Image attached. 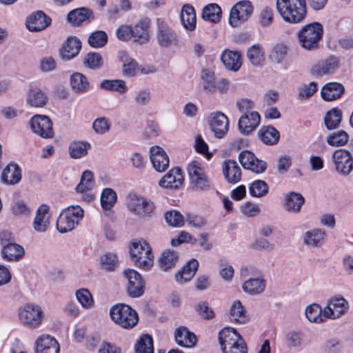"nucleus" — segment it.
Returning <instances> with one entry per match:
<instances>
[{"instance_id": "nucleus-34", "label": "nucleus", "mask_w": 353, "mask_h": 353, "mask_svg": "<svg viewBox=\"0 0 353 353\" xmlns=\"http://www.w3.org/2000/svg\"><path fill=\"white\" fill-rule=\"evenodd\" d=\"M325 237L326 233L324 230L314 228L305 232L303 243L307 246L318 248L324 243Z\"/></svg>"}, {"instance_id": "nucleus-40", "label": "nucleus", "mask_w": 353, "mask_h": 353, "mask_svg": "<svg viewBox=\"0 0 353 353\" xmlns=\"http://www.w3.org/2000/svg\"><path fill=\"white\" fill-rule=\"evenodd\" d=\"M119 57L123 63V75L127 77L135 76L138 70L137 62L124 51L119 52Z\"/></svg>"}, {"instance_id": "nucleus-44", "label": "nucleus", "mask_w": 353, "mask_h": 353, "mask_svg": "<svg viewBox=\"0 0 353 353\" xmlns=\"http://www.w3.org/2000/svg\"><path fill=\"white\" fill-rule=\"evenodd\" d=\"M230 319L232 322L243 324L248 321L244 308L239 301L234 302L230 310Z\"/></svg>"}, {"instance_id": "nucleus-56", "label": "nucleus", "mask_w": 353, "mask_h": 353, "mask_svg": "<svg viewBox=\"0 0 353 353\" xmlns=\"http://www.w3.org/2000/svg\"><path fill=\"white\" fill-rule=\"evenodd\" d=\"M247 56L254 65H260L264 61V52L259 44L253 45L250 48Z\"/></svg>"}, {"instance_id": "nucleus-13", "label": "nucleus", "mask_w": 353, "mask_h": 353, "mask_svg": "<svg viewBox=\"0 0 353 353\" xmlns=\"http://www.w3.org/2000/svg\"><path fill=\"white\" fill-rule=\"evenodd\" d=\"M332 160L336 171L343 175H348L353 169L352 156L346 150H335L332 155Z\"/></svg>"}, {"instance_id": "nucleus-30", "label": "nucleus", "mask_w": 353, "mask_h": 353, "mask_svg": "<svg viewBox=\"0 0 353 353\" xmlns=\"http://www.w3.org/2000/svg\"><path fill=\"white\" fill-rule=\"evenodd\" d=\"M181 21L183 28L189 31L196 28V17L194 7L190 4H185L181 11Z\"/></svg>"}, {"instance_id": "nucleus-18", "label": "nucleus", "mask_w": 353, "mask_h": 353, "mask_svg": "<svg viewBox=\"0 0 353 353\" xmlns=\"http://www.w3.org/2000/svg\"><path fill=\"white\" fill-rule=\"evenodd\" d=\"M261 117L258 112L252 111L249 114H242L238 122L240 132L248 135L254 131L260 124Z\"/></svg>"}, {"instance_id": "nucleus-27", "label": "nucleus", "mask_w": 353, "mask_h": 353, "mask_svg": "<svg viewBox=\"0 0 353 353\" xmlns=\"http://www.w3.org/2000/svg\"><path fill=\"white\" fill-rule=\"evenodd\" d=\"M174 336L176 343L181 347H192L197 342L196 335L183 326L175 330Z\"/></svg>"}, {"instance_id": "nucleus-46", "label": "nucleus", "mask_w": 353, "mask_h": 353, "mask_svg": "<svg viewBox=\"0 0 353 353\" xmlns=\"http://www.w3.org/2000/svg\"><path fill=\"white\" fill-rule=\"evenodd\" d=\"M91 148L87 141H72L69 145V154L72 159H80L88 154V150Z\"/></svg>"}, {"instance_id": "nucleus-53", "label": "nucleus", "mask_w": 353, "mask_h": 353, "mask_svg": "<svg viewBox=\"0 0 353 353\" xmlns=\"http://www.w3.org/2000/svg\"><path fill=\"white\" fill-rule=\"evenodd\" d=\"M116 192L111 188H105L101 196V205L103 210H110L117 202Z\"/></svg>"}, {"instance_id": "nucleus-3", "label": "nucleus", "mask_w": 353, "mask_h": 353, "mask_svg": "<svg viewBox=\"0 0 353 353\" xmlns=\"http://www.w3.org/2000/svg\"><path fill=\"white\" fill-rule=\"evenodd\" d=\"M20 323L29 330L39 328L45 319V312L41 306L34 303H27L18 310Z\"/></svg>"}, {"instance_id": "nucleus-57", "label": "nucleus", "mask_w": 353, "mask_h": 353, "mask_svg": "<svg viewBox=\"0 0 353 353\" xmlns=\"http://www.w3.org/2000/svg\"><path fill=\"white\" fill-rule=\"evenodd\" d=\"M108 42L107 34L101 30L94 32L88 38L89 44L94 48L104 46Z\"/></svg>"}, {"instance_id": "nucleus-61", "label": "nucleus", "mask_w": 353, "mask_h": 353, "mask_svg": "<svg viewBox=\"0 0 353 353\" xmlns=\"http://www.w3.org/2000/svg\"><path fill=\"white\" fill-rule=\"evenodd\" d=\"M259 23L263 28L269 27L274 18V10L270 7H265L259 14Z\"/></svg>"}, {"instance_id": "nucleus-45", "label": "nucleus", "mask_w": 353, "mask_h": 353, "mask_svg": "<svg viewBox=\"0 0 353 353\" xmlns=\"http://www.w3.org/2000/svg\"><path fill=\"white\" fill-rule=\"evenodd\" d=\"M201 17L205 21L216 23L221 20V9L216 3L208 4L203 8Z\"/></svg>"}, {"instance_id": "nucleus-8", "label": "nucleus", "mask_w": 353, "mask_h": 353, "mask_svg": "<svg viewBox=\"0 0 353 353\" xmlns=\"http://www.w3.org/2000/svg\"><path fill=\"white\" fill-rule=\"evenodd\" d=\"M157 40L158 44L161 47L166 48L178 46L180 40L176 32L161 19H157Z\"/></svg>"}, {"instance_id": "nucleus-58", "label": "nucleus", "mask_w": 353, "mask_h": 353, "mask_svg": "<svg viewBox=\"0 0 353 353\" xmlns=\"http://www.w3.org/2000/svg\"><path fill=\"white\" fill-rule=\"evenodd\" d=\"M76 297L81 306L85 309L90 308L94 305L92 296L88 290L81 288L76 292Z\"/></svg>"}, {"instance_id": "nucleus-23", "label": "nucleus", "mask_w": 353, "mask_h": 353, "mask_svg": "<svg viewBox=\"0 0 353 353\" xmlns=\"http://www.w3.org/2000/svg\"><path fill=\"white\" fill-rule=\"evenodd\" d=\"M50 23L51 19L43 12L39 10L28 18L26 26L31 32H39L46 29Z\"/></svg>"}, {"instance_id": "nucleus-41", "label": "nucleus", "mask_w": 353, "mask_h": 353, "mask_svg": "<svg viewBox=\"0 0 353 353\" xmlns=\"http://www.w3.org/2000/svg\"><path fill=\"white\" fill-rule=\"evenodd\" d=\"M179 259L178 253L174 250H165L159 259V265L161 270L167 271L174 268Z\"/></svg>"}, {"instance_id": "nucleus-11", "label": "nucleus", "mask_w": 353, "mask_h": 353, "mask_svg": "<svg viewBox=\"0 0 353 353\" xmlns=\"http://www.w3.org/2000/svg\"><path fill=\"white\" fill-rule=\"evenodd\" d=\"M253 12V6L249 1L236 3L231 9L229 23L232 27H239L246 21Z\"/></svg>"}, {"instance_id": "nucleus-62", "label": "nucleus", "mask_w": 353, "mask_h": 353, "mask_svg": "<svg viewBox=\"0 0 353 353\" xmlns=\"http://www.w3.org/2000/svg\"><path fill=\"white\" fill-rule=\"evenodd\" d=\"M111 123L105 117L97 118L92 124V128L97 134H103L107 132L110 128Z\"/></svg>"}, {"instance_id": "nucleus-35", "label": "nucleus", "mask_w": 353, "mask_h": 353, "mask_svg": "<svg viewBox=\"0 0 353 353\" xmlns=\"http://www.w3.org/2000/svg\"><path fill=\"white\" fill-rule=\"evenodd\" d=\"M21 179V169L17 164L10 163L3 170L1 181L7 185L18 183Z\"/></svg>"}, {"instance_id": "nucleus-48", "label": "nucleus", "mask_w": 353, "mask_h": 353, "mask_svg": "<svg viewBox=\"0 0 353 353\" xmlns=\"http://www.w3.org/2000/svg\"><path fill=\"white\" fill-rule=\"evenodd\" d=\"M100 88L108 91L117 92L119 94H124L128 91L125 82L121 79H105L101 82Z\"/></svg>"}, {"instance_id": "nucleus-20", "label": "nucleus", "mask_w": 353, "mask_h": 353, "mask_svg": "<svg viewBox=\"0 0 353 353\" xmlns=\"http://www.w3.org/2000/svg\"><path fill=\"white\" fill-rule=\"evenodd\" d=\"M210 128L217 138H222L228 131V118L225 114L221 112L212 113Z\"/></svg>"}, {"instance_id": "nucleus-43", "label": "nucleus", "mask_w": 353, "mask_h": 353, "mask_svg": "<svg viewBox=\"0 0 353 353\" xmlns=\"http://www.w3.org/2000/svg\"><path fill=\"white\" fill-rule=\"evenodd\" d=\"M342 120V112L338 108H332L325 115L324 123L328 130H332L339 127Z\"/></svg>"}, {"instance_id": "nucleus-17", "label": "nucleus", "mask_w": 353, "mask_h": 353, "mask_svg": "<svg viewBox=\"0 0 353 353\" xmlns=\"http://www.w3.org/2000/svg\"><path fill=\"white\" fill-rule=\"evenodd\" d=\"M339 65V58L332 55L314 65L310 72L315 77H322L334 73L338 69Z\"/></svg>"}, {"instance_id": "nucleus-19", "label": "nucleus", "mask_w": 353, "mask_h": 353, "mask_svg": "<svg viewBox=\"0 0 353 353\" xmlns=\"http://www.w3.org/2000/svg\"><path fill=\"white\" fill-rule=\"evenodd\" d=\"M150 152L153 168L159 172L165 171L169 166L170 160L164 150L159 146H153Z\"/></svg>"}, {"instance_id": "nucleus-37", "label": "nucleus", "mask_w": 353, "mask_h": 353, "mask_svg": "<svg viewBox=\"0 0 353 353\" xmlns=\"http://www.w3.org/2000/svg\"><path fill=\"white\" fill-rule=\"evenodd\" d=\"M46 94L39 88H31L28 92L26 101L28 105L34 108H42L48 102Z\"/></svg>"}, {"instance_id": "nucleus-60", "label": "nucleus", "mask_w": 353, "mask_h": 353, "mask_svg": "<svg viewBox=\"0 0 353 353\" xmlns=\"http://www.w3.org/2000/svg\"><path fill=\"white\" fill-rule=\"evenodd\" d=\"M84 64L91 69H98L103 65V59L99 53L90 52L85 58Z\"/></svg>"}, {"instance_id": "nucleus-36", "label": "nucleus", "mask_w": 353, "mask_h": 353, "mask_svg": "<svg viewBox=\"0 0 353 353\" xmlns=\"http://www.w3.org/2000/svg\"><path fill=\"white\" fill-rule=\"evenodd\" d=\"M221 59L226 68L230 70L237 71L242 64L240 53L229 50L223 52Z\"/></svg>"}, {"instance_id": "nucleus-54", "label": "nucleus", "mask_w": 353, "mask_h": 353, "mask_svg": "<svg viewBox=\"0 0 353 353\" xmlns=\"http://www.w3.org/2000/svg\"><path fill=\"white\" fill-rule=\"evenodd\" d=\"M348 139L349 135L344 130H339L329 134L326 141L331 146L339 147L345 145Z\"/></svg>"}, {"instance_id": "nucleus-39", "label": "nucleus", "mask_w": 353, "mask_h": 353, "mask_svg": "<svg viewBox=\"0 0 353 353\" xmlns=\"http://www.w3.org/2000/svg\"><path fill=\"white\" fill-rule=\"evenodd\" d=\"M265 288V281L262 277L251 278L242 285L243 290L251 295H256L263 292Z\"/></svg>"}, {"instance_id": "nucleus-26", "label": "nucleus", "mask_w": 353, "mask_h": 353, "mask_svg": "<svg viewBox=\"0 0 353 353\" xmlns=\"http://www.w3.org/2000/svg\"><path fill=\"white\" fill-rule=\"evenodd\" d=\"M24 255V248L16 243L7 244L1 249L3 259L9 262L19 261L23 258Z\"/></svg>"}, {"instance_id": "nucleus-4", "label": "nucleus", "mask_w": 353, "mask_h": 353, "mask_svg": "<svg viewBox=\"0 0 353 353\" xmlns=\"http://www.w3.org/2000/svg\"><path fill=\"white\" fill-rule=\"evenodd\" d=\"M128 210L139 218H150L155 214L156 206L152 201L141 195L130 194L127 197Z\"/></svg>"}, {"instance_id": "nucleus-64", "label": "nucleus", "mask_w": 353, "mask_h": 353, "mask_svg": "<svg viewBox=\"0 0 353 353\" xmlns=\"http://www.w3.org/2000/svg\"><path fill=\"white\" fill-rule=\"evenodd\" d=\"M117 262V256L111 252L106 253L101 257V263L103 268L108 270H114Z\"/></svg>"}, {"instance_id": "nucleus-50", "label": "nucleus", "mask_w": 353, "mask_h": 353, "mask_svg": "<svg viewBox=\"0 0 353 353\" xmlns=\"http://www.w3.org/2000/svg\"><path fill=\"white\" fill-rule=\"evenodd\" d=\"M134 350L135 353H154L152 338L149 334L142 335L137 341Z\"/></svg>"}, {"instance_id": "nucleus-21", "label": "nucleus", "mask_w": 353, "mask_h": 353, "mask_svg": "<svg viewBox=\"0 0 353 353\" xmlns=\"http://www.w3.org/2000/svg\"><path fill=\"white\" fill-rule=\"evenodd\" d=\"M36 353H59L60 347L57 341L48 334L38 337L36 341Z\"/></svg>"}, {"instance_id": "nucleus-2", "label": "nucleus", "mask_w": 353, "mask_h": 353, "mask_svg": "<svg viewBox=\"0 0 353 353\" xmlns=\"http://www.w3.org/2000/svg\"><path fill=\"white\" fill-rule=\"evenodd\" d=\"M323 27L319 22H313L303 26L297 33L299 45L307 50H316L323 39Z\"/></svg>"}, {"instance_id": "nucleus-7", "label": "nucleus", "mask_w": 353, "mask_h": 353, "mask_svg": "<svg viewBox=\"0 0 353 353\" xmlns=\"http://www.w3.org/2000/svg\"><path fill=\"white\" fill-rule=\"evenodd\" d=\"M130 252L132 260L137 267L146 270L152 265V249L145 241L132 242Z\"/></svg>"}, {"instance_id": "nucleus-1", "label": "nucleus", "mask_w": 353, "mask_h": 353, "mask_svg": "<svg viewBox=\"0 0 353 353\" xmlns=\"http://www.w3.org/2000/svg\"><path fill=\"white\" fill-rule=\"evenodd\" d=\"M276 9L283 19L291 23L301 22L307 12L305 0H277Z\"/></svg>"}, {"instance_id": "nucleus-31", "label": "nucleus", "mask_w": 353, "mask_h": 353, "mask_svg": "<svg viewBox=\"0 0 353 353\" xmlns=\"http://www.w3.org/2000/svg\"><path fill=\"white\" fill-rule=\"evenodd\" d=\"M344 87L336 82H330L323 86L321 91L322 98L327 101L336 100L344 93Z\"/></svg>"}, {"instance_id": "nucleus-47", "label": "nucleus", "mask_w": 353, "mask_h": 353, "mask_svg": "<svg viewBox=\"0 0 353 353\" xmlns=\"http://www.w3.org/2000/svg\"><path fill=\"white\" fill-rule=\"evenodd\" d=\"M202 85L204 91L208 94H213L216 92V81L214 73L208 69L201 72Z\"/></svg>"}, {"instance_id": "nucleus-52", "label": "nucleus", "mask_w": 353, "mask_h": 353, "mask_svg": "<svg viewBox=\"0 0 353 353\" xmlns=\"http://www.w3.org/2000/svg\"><path fill=\"white\" fill-rule=\"evenodd\" d=\"M94 185L93 173L90 170L83 172L79 183L76 190L78 192H85L92 189Z\"/></svg>"}, {"instance_id": "nucleus-25", "label": "nucleus", "mask_w": 353, "mask_h": 353, "mask_svg": "<svg viewBox=\"0 0 353 353\" xmlns=\"http://www.w3.org/2000/svg\"><path fill=\"white\" fill-rule=\"evenodd\" d=\"M223 174L230 183H236L241 179V170L234 160H226L222 165Z\"/></svg>"}, {"instance_id": "nucleus-55", "label": "nucleus", "mask_w": 353, "mask_h": 353, "mask_svg": "<svg viewBox=\"0 0 353 353\" xmlns=\"http://www.w3.org/2000/svg\"><path fill=\"white\" fill-rule=\"evenodd\" d=\"M269 191L268 185L263 180L254 181L249 186V192L252 196L262 197Z\"/></svg>"}, {"instance_id": "nucleus-59", "label": "nucleus", "mask_w": 353, "mask_h": 353, "mask_svg": "<svg viewBox=\"0 0 353 353\" xmlns=\"http://www.w3.org/2000/svg\"><path fill=\"white\" fill-rule=\"evenodd\" d=\"M165 219L172 226L181 227L184 224L183 216L176 210L167 212L165 214Z\"/></svg>"}, {"instance_id": "nucleus-14", "label": "nucleus", "mask_w": 353, "mask_h": 353, "mask_svg": "<svg viewBox=\"0 0 353 353\" xmlns=\"http://www.w3.org/2000/svg\"><path fill=\"white\" fill-rule=\"evenodd\" d=\"M240 341L244 339L234 328L224 327L219 333V342L223 353L240 344Z\"/></svg>"}, {"instance_id": "nucleus-49", "label": "nucleus", "mask_w": 353, "mask_h": 353, "mask_svg": "<svg viewBox=\"0 0 353 353\" xmlns=\"http://www.w3.org/2000/svg\"><path fill=\"white\" fill-rule=\"evenodd\" d=\"M90 12L85 8H81L70 11L68 14V20L74 26H79L88 19Z\"/></svg>"}, {"instance_id": "nucleus-38", "label": "nucleus", "mask_w": 353, "mask_h": 353, "mask_svg": "<svg viewBox=\"0 0 353 353\" xmlns=\"http://www.w3.org/2000/svg\"><path fill=\"white\" fill-rule=\"evenodd\" d=\"M258 134L261 141L269 145L276 144L280 138L279 131L272 125L262 127Z\"/></svg>"}, {"instance_id": "nucleus-24", "label": "nucleus", "mask_w": 353, "mask_h": 353, "mask_svg": "<svg viewBox=\"0 0 353 353\" xmlns=\"http://www.w3.org/2000/svg\"><path fill=\"white\" fill-rule=\"evenodd\" d=\"M199 268V262L196 259L188 261L175 274L176 282L183 284L190 281L195 275Z\"/></svg>"}, {"instance_id": "nucleus-32", "label": "nucleus", "mask_w": 353, "mask_h": 353, "mask_svg": "<svg viewBox=\"0 0 353 353\" xmlns=\"http://www.w3.org/2000/svg\"><path fill=\"white\" fill-rule=\"evenodd\" d=\"M305 199L300 193L290 192L285 197L284 208L286 211L297 214L301 212Z\"/></svg>"}, {"instance_id": "nucleus-5", "label": "nucleus", "mask_w": 353, "mask_h": 353, "mask_svg": "<svg viewBox=\"0 0 353 353\" xmlns=\"http://www.w3.org/2000/svg\"><path fill=\"white\" fill-rule=\"evenodd\" d=\"M110 314L112 321L124 329L134 327L139 321L137 312L125 304H117L112 307Z\"/></svg>"}, {"instance_id": "nucleus-6", "label": "nucleus", "mask_w": 353, "mask_h": 353, "mask_svg": "<svg viewBox=\"0 0 353 353\" xmlns=\"http://www.w3.org/2000/svg\"><path fill=\"white\" fill-rule=\"evenodd\" d=\"M83 217V210L79 205L65 208L59 216L56 226L60 233L72 231Z\"/></svg>"}, {"instance_id": "nucleus-9", "label": "nucleus", "mask_w": 353, "mask_h": 353, "mask_svg": "<svg viewBox=\"0 0 353 353\" xmlns=\"http://www.w3.org/2000/svg\"><path fill=\"white\" fill-rule=\"evenodd\" d=\"M188 172L190 184L195 190H205L210 187L211 183L199 163L193 161L188 165Z\"/></svg>"}, {"instance_id": "nucleus-22", "label": "nucleus", "mask_w": 353, "mask_h": 353, "mask_svg": "<svg viewBox=\"0 0 353 353\" xmlns=\"http://www.w3.org/2000/svg\"><path fill=\"white\" fill-rule=\"evenodd\" d=\"M181 170L178 168L171 169L159 182V186L165 188L177 189L183 182Z\"/></svg>"}, {"instance_id": "nucleus-16", "label": "nucleus", "mask_w": 353, "mask_h": 353, "mask_svg": "<svg viewBox=\"0 0 353 353\" xmlns=\"http://www.w3.org/2000/svg\"><path fill=\"white\" fill-rule=\"evenodd\" d=\"M348 308V302L343 297L333 298L324 307L323 315L327 319H338L345 314Z\"/></svg>"}, {"instance_id": "nucleus-15", "label": "nucleus", "mask_w": 353, "mask_h": 353, "mask_svg": "<svg viewBox=\"0 0 353 353\" xmlns=\"http://www.w3.org/2000/svg\"><path fill=\"white\" fill-rule=\"evenodd\" d=\"M239 160L245 169L250 170L256 174H261L265 171L267 163L260 160L251 152L244 150L239 155Z\"/></svg>"}, {"instance_id": "nucleus-63", "label": "nucleus", "mask_w": 353, "mask_h": 353, "mask_svg": "<svg viewBox=\"0 0 353 353\" xmlns=\"http://www.w3.org/2000/svg\"><path fill=\"white\" fill-rule=\"evenodd\" d=\"M288 48L286 45L283 43L276 44L272 50L271 57L276 62L280 63L282 61L287 55Z\"/></svg>"}, {"instance_id": "nucleus-12", "label": "nucleus", "mask_w": 353, "mask_h": 353, "mask_svg": "<svg viewBox=\"0 0 353 353\" xmlns=\"http://www.w3.org/2000/svg\"><path fill=\"white\" fill-rule=\"evenodd\" d=\"M125 277L128 281L127 292L131 297H139L144 292L145 282L140 274L132 269L125 270L123 272Z\"/></svg>"}, {"instance_id": "nucleus-10", "label": "nucleus", "mask_w": 353, "mask_h": 353, "mask_svg": "<svg viewBox=\"0 0 353 353\" xmlns=\"http://www.w3.org/2000/svg\"><path fill=\"white\" fill-rule=\"evenodd\" d=\"M29 124L32 131L43 139H51L54 135L52 122L46 115L36 114L33 116L30 119Z\"/></svg>"}, {"instance_id": "nucleus-29", "label": "nucleus", "mask_w": 353, "mask_h": 353, "mask_svg": "<svg viewBox=\"0 0 353 353\" xmlns=\"http://www.w3.org/2000/svg\"><path fill=\"white\" fill-rule=\"evenodd\" d=\"M49 206L46 204L40 205L36 212L33 226L36 231L43 232L50 225Z\"/></svg>"}, {"instance_id": "nucleus-33", "label": "nucleus", "mask_w": 353, "mask_h": 353, "mask_svg": "<svg viewBox=\"0 0 353 353\" xmlns=\"http://www.w3.org/2000/svg\"><path fill=\"white\" fill-rule=\"evenodd\" d=\"M81 48V42L76 37H69L64 43L61 55L64 60H70L75 57Z\"/></svg>"}, {"instance_id": "nucleus-42", "label": "nucleus", "mask_w": 353, "mask_h": 353, "mask_svg": "<svg viewBox=\"0 0 353 353\" xmlns=\"http://www.w3.org/2000/svg\"><path fill=\"white\" fill-rule=\"evenodd\" d=\"M70 84L74 92L84 93L89 90L90 83L85 76L75 72L70 77Z\"/></svg>"}, {"instance_id": "nucleus-51", "label": "nucleus", "mask_w": 353, "mask_h": 353, "mask_svg": "<svg viewBox=\"0 0 353 353\" xmlns=\"http://www.w3.org/2000/svg\"><path fill=\"white\" fill-rule=\"evenodd\" d=\"M305 316L311 322L322 323L327 318L323 315V310L319 304H312L305 309Z\"/></svg>"}, {"instance_id": "nucleus-28", "label": "nucleus", "mask_w": 353, "mask_h": 353, "mask_svg": "<svg viewBox=\"0 0 353 353\" xmlns=\"http://www.w3.org/2000/svg\"><path fill=\"white\" fill-rule=\"evenodd\" d=\"M150 21L148 18L141 19L134 28H132L134 41L140 44L146 43L150 39L148 28Z\"/></svg>"}]
</instances>
